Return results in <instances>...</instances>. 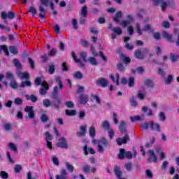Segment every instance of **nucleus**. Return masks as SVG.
<instances>
[{
    "label": "nucleus",
    "instance_id": "obj_27",
    "mask_svg": "<svg viewBox=\"0 0 179 179\" xmlns=\"http://www.w3.org/2000/svg\"><path fill=\"white\" fill-rule=\"evenodd\" d=\"M27 100H31L32 103H36L38 100L36 95L31 94L29 96H26Z\"/></svg>",
    "mask_w": 179,
    "mask_h": 179
},
{
    "label": "nucleus",
    "instance_id": "obj_53",
    "mask_svg": "<svg viewBox=\"0 0 179 179\" xmlns=\"http://www.w3.org/2000/svg\"><path fill=\"white\" fill-rule=\"evenodd\" d=\"M10 86L12 89H15V90H16V89H17V87H19V85H17V83L15 80L10 82Z\"/></svg>",
    "mask_w": 179,
    "mask_h": 179
},
{
    "label": "nucleus",
    "instance_id": "obj_46",
    "mask_svg": "<svg viewBox=\"0 0 179 179\" xmlns=\"http://www.w3.org/2000/svg\"><path fill=\"white\" fill-rule=\"evenodd\" d=\"M108 134L109 138L113 139V138H114V135L115 132L114 131V129L110 128L108 130Z\"/></svg>",
    "mask_w": 179,
    "mask_h": 179
},
{
    "label": "nucleus",
    "instance_id": "obj_61",
    "mask_svg": "<svg viewBox=\"0 0 179 179\" xmlns=\"http://www.w3.org/2000/svg\"><path fill=\"white\" fill-rule=\"evenodd\" d=\"M28 61L29 62L31 69H34L36 68L34 66V61H33L30 57H28Z\"/></svg>",
    "mask_w": 179,
    "mask_h": 179
},
{
    "label": "nucleus",
    "instance_id": "obj_6",
    "mask_svg": "<svg viewBox=\"0 0 179 179\" xmlns=\"http://www.w3.org/2000/svg\"><path fill=\"white\" fill-rule=\"evenodd\" d=\"M146 54H149V49H143L142 51L141 49H138L134 52V56L137 59H145Z\"/></svg>",
    "mask_w": 179,
    "mask_h": 179
},
{
    "label": "nucleus",
    "instance_id": "obj_44",
    "mask_svg": "<svg viewBox=\"0 0 179 179\" xmlns=\"http://www.w3.org/2000/svg\"><path fill=\"white\" fill-rule=\"evenodd\" d=\"M117 69L119 72H124V71H125V67L122 63H119L117 65Z\"/></svg>",
    "mask_w": 179,
    "mask_h": 179
},
{
    "label": "nucleus",
    "instance_id": "obj_56",
    "mask_svg": "<svg viewBox=\"0 0 179 179\" xmlns=\"http://www.w3.org/2000/svg\"><path fill=\"white\" fill-rule=\"evenodd\" d=\"M14 103H15V104H16V106H20L22 104L23 100H22V99H20V98H16L14 100Z\"/></svg>",
    "mask_w": 179,
    "mask_h": 179
},
{
    "label": "nucleus",
    "instance_id": "obj_17",
    "mask_svg": "<svg viewBox=\"0 0 179 179\" xmlns=\"http://www.w3.org/2000/svg\"><path fill=\"white\" fill-rule=\"evenodd\" d=\"M71 57L75 62H76L77 64H80V66H81V68H83L84 69H86V66L85 65V64H83V62H80V59H78L76 57V54L75 53V52H71Z\"/></svg>",
    "mask_w": 179,
    "mask_h": 179
},
{
    "label": "nucleus",
    "instance_id": "obj_63",
    "mask_svg": "<svg viewBox=\"0 0 179 179\" xmlns=\"http://www.w3.org/2000/svg\"><path fill=\"white\" fill-rule=\"evenodd\" d=\"M41 120L42 121V122H47V121H48V116H47V115L45 114H43L41 116Z\"/></svg>",
    "mask_w": 179,
    "mask_h": 179
},
{
    "label": "nucleus",
    "instance_id": "obj_50",
    "mask_svg": "<svg viewBox=\"0 0 179 179\" xmlns=\"http://www.w3.org/2000/svg\"><path fill=\"white\" fill-rule=\"evenodd\" d=\"M153 37L157 41H160V40H162V36H160V33L159 32H155L153 34Z\"/></svg>",
    "mask_w": 179,
    "mask_h": 179
},
{
    "label": "nucleus",
    "instance_id": "obj_39",
    "mask_svg": "<svg viewBox=\"0 0 179 179\" xmlns=\"http://www.w3.org/2000/svg\"><path fill=\"white\" fill-rule=\"evenodd\" d=\"M8 147L10 148V149L11 150H13V152H15V153H17V148L16 147V145H15V143H8Z\"/></svg>",
    "mask_w": 179,
    "mask_h": 179
},
{
    "label": "nucleus",
    "instance_id": "obj_40",
    "mask_svg": "<svg viewBox=\"0 0 179 179\" xmlns=\"http://www.w3.org/2000/svg\"><path fill=\"white\" fill-rule=\"evenodd\" d=\"M28 10L30 13H31L32 16H36V15H37V10L33 6H30Z\"/></svg>",
    "mask_w": 179,
    "mask_h": 179
},
{
    "label": "nucleus",
    "instance_id": "obj_34",
    "mask_svg": "<svg viewBox=\"0 0 179 179\" xmlns=\"http://www.w3.org/2000/svg\"><path fill=\"white\" fill-rule=\"evenodd\" d=\"M76 114V110H66V115L67 117H73Z\"/></svg>",
    "mask_w": 179,
    "mask_h": 179
},
{
    "label": "nucleus",
    "instance_id": "obj_12",
    "mask_svg": "<svg viewBox=\"0 0 179 179\" xmlns=\"http://www.w3.org/2000/svg\"><path fill=\"white\" fill-rule=\"evenodd\" d=\"M113 173L115 176L117 177L118 179H125L122 178V171H121V167L120 166H115L114 169H113Z\"/></svg>",
    "mask_w": 179,
    "mask_h": 179
},
{
    "label": "nucleus",
    "instance_id": "obj_3",
    "mask_svg": "<svg viewBox=\"0 0 179 179\" xmlns=\"http://www.w3.org/2000/svg\"><path fill=\"white\" fill-rule=\"evenodd\" d=\"M118 157L121 160H122V159H124V157H127L129 160H131L132 157L134 158L136 157V152L135 151L133 155L132 152L131 151L125 152V149L121 148L120 150V153L118 154Z\"/></svg>",
    "mask_w": 179,
    "mask_h": 179
},
{
    "label": "nucleus",
    "instance_id": "obj_54",
    "mask_svg": "<svg viewBox=\"0 0 179 179\" xmlns=\"http://www.w3.org/2000/svg\"><path fill=\"white\" fill-rule=\"evenodd\" d=\"M90 31L92 33V34H99V31L97 30V28L94 27H92L90 28Z\"/></svg>",
    "mask_w": 179,
    "mask_h": 179
},
{
    "label": "nucleus",
    "instance_id": "obj_37",
    "mask_svg": "<svg viewBox=\"0 0 179 179\" xmlns=\"http://www.w3.org/2000/svg\"><path fill=\"white\" fill-rule=\"evenodd\" d=\"M48 71L50 75H54V73H55V66H54V64L50 65Z\"/></svg>",
    "mask_w": 179,
    "mask_h": 179
},
{
    "label": "nucleus",
    "instance_id": "obj_16",
    "mask_svg": "<svg viewBox=\"0 0 179 179\" xmlns=\"http://www.w3.org/2000/svg\"><path fill=\"white\" fill-rule=\"evenodd\" d=\"M89 101V95L81 94L79 96L78 103L80 104H86Z\"/></svg>",
    "mask_w": 179,
    "mask_h": 179
},
{
    "label": "nucleus",
    "instance_id": "obj_42",
    "mask_svg": "<svg viewBox=\"0 0 179 179\" xmlns=\"http://www.w3.org/2000/svg\"><path fill=\"white\" fill-rule=\"evenodd\" d=\"M173 79H174V78L173 77V75H169L168 77L164 80L165 83H166V85H170V83L173 82Z\"/></svg>",
    "mask_w": 179,
    "mask_h": 179
},
{
    "label": "nucleus",
    "instance_id": "obj_28",
    "mask_svg": "<svg viewBox=\"0 0 179 179\" xmlns=\"http://www.w3.org/2000/svg\"><path fill=\"white\" fill-rule=\"evenodd\" d=\"M89 135L91 138L96 136V128L94 127H90Z\"/></svg>",
    "mask_w": 179,
    "mask_h": 179
},
{
    "label": "nucleus",
    "instance_id": "obj_32",
    "mask_svg": "<svg viewBox=\"0 0 179 179\" xmlns=\"http://www.w3.org/2000/svg\"><path fill=\"white\" fill-rule=\"evenodd\" d=\"M143 31H150L151 33H153V31H155V29H152V27L150 26V24H147L143 28Z\"/></svg>",
    "mask_w": 179,
    "mask_h": 179
},
{
    "label": "nucleus",
    "instance_id": "obj_38",
    "mask_svg": "<svg viewBox=\"0 0 179 179\" xmlns=\"http://www.w3.org/2000/svg\"><path fill=\"white\" fill-rule=\"evenodd\" d=\"M6 79H8L11 82H13V80H15V76H13V73H12V72H7Z\"/></svg>",
    "mask_w": 179,
    "mask_h": 179
},
{
    "label": "nucleus",
    "instance_id": "obj_5",
    "mask_svg": "<svg viewBox=\"0 0 179 179\" xmlns=\"http://www.w3.org/2000/svg\"><path fill=\"white\" fill-rule=\"evenodd\" d=\"M103 145L104 148H108V145H110V143L106 137H102L97 145L99 153H104V148H103V145Z\"/></svg>",
    "mask_w": 179,
    "mask_h": 179
},
{
    "label": "nucleus",
    "instance_id": "obj_4",
    "mask_svg": "<svg viewBox=\"0 0 179 179\" xmlns=\"http://www.w3.org/2000/svg\"><path fill=\"white\" fill-rule=\"evenodd\" d=\"M141 129H152L153 131H157V132H160V125L157 123H155V122H150V124L148 122H144L143 124H141Z\"/></svg>",
    "mask_w": 179,
    "mask_h": 179
},
{
    "label": "nucleus",
    "instance_id": "obj_15",
    "mask_svg": "<svg viewBox=\"0 0 179 179\" xmlns=\"http://www.w3.org/2000/svg\"><path fill=\"white\" fill-rule=\"evenodd\" d=\"M148 153H150V157L148 159V163H152V162L154 163H157V157L156 156V154H155V151H153V150H150L148 151Z\"/></svg>",
    "mask_w": 179,
    "mask_h": 179
},
{
    "label": "nucleus",
    "instance_id": "obj_29",
    "mask_svg": "<svg viewBox=\"0 0 179 179\" xmlns=\"http://www.w3.org/2000/svg\"><path fill=\"white\" fill-rule=\"evenodd\" d=\"M13 64L17 68V69H22V64H20L19 59H13Z\"/></svg>",
    "mask_w": 179,
    "mask_h": 179
},
{
    "label": "nucleus",
    "instance_id": "obj_36",
    "mask_svg": "<svg viewBox=\"0 0 179 179\" xmlns=\"http://www.w3.org/2000/svg\"><path fill=\"white\" fill-rule=\"evenodd\" d=\"M73 76L76 78V79H82L83 78V74L80 71H76L73 73Z\"/></svg>",
    "mask_w": 179,
    "mask_h": 179
},
{
    "label": "nucleus",
    "instance_id": "obj_52",
    "mask_svg": "<svg viewBox=\"0 0 179 179\" xmlns=\"http://www.w3.org/2000/svg\"><path fill=\"white\" fill-rule=\"evenodd\" d=\"M136 29L138 34L139 36H142L143 33H142V30L141 29V24H139V23H137L136 24Z\"/></svg>",
    "mask_w": 179,
    "mask_h": 179
},
{
    "label": "nucleus",
    "instance_id": "obj_18",
    "mask_svg": "<svg viewBox=\"0 0 179 179\" xmlns=\"http://www.w3.org/2000/svg\"><path fill=\"white\" fill-rule=\"evenodd\" d=\"M86 128H87L86 125L80 127V131H78L76 133V135L78 138L86 136Z\"/></svg>",
    "mask_w": 179,
    "mask_h": 179
},
{
    "label": "nucleus",
    "instance_id": "obj_57",
    "mask_svg": "<svg viewBox=\"0 0 179 179\" xmlns=\"http://www.w3.org/2000/svg\"><path fill=\"white\" fill-rule=\"evenodd\" d=\"M22 166L20 164H16L14 167V171L15 173H19L20 171H22Z\"/></svg>",
    "mask_w": 179,
    "mask_h": 179
},
{
    "label": "nucleus",
    "instance_id": "obj_1",
    "mask_svg": "<svg viewBox=\"0 0 179 179\" xmlns=\"http://www.w3.org/2000/svg\"><path fill=\"white\" fill-rule=\"evenodd\" d=\"M55 82L59 85V87L55 86L53 87V90L51 93V97L52 99V107H54L57 111H59L61 107H62V101L59 98V89H64V85L62 80L59 76L55 78Z\"/></svg>",
    "mask_w": 179,
    "mask_h": 179
},
{
    "label": "nucleus",
    "instance_id": "obj_45",
    "mask_svg": "<svg viewBox=\"0 0 179 179\" xmlns=\"http://www.w3.org/2000/svg\"><path fill=\"white\" fill-rule=\"evenodd\" d=\"M91 96L92 97V99H94V100H96V104H101V100L100 99V97H99V96L95 95L94 94H92Z\"/></svg>",
    "mask_w": 179,
    "mask_h": 179
},
{
    "label": "nucleus",
    "instance_id": "obj_48",
    "mask_svg": "<svg viewBox=\"0 0 179 179\" xmlns=\"http://www.w3.org/2000/svg\"><path fill=\"white\" fill-rule=\"evenodd\" d=\"M45 136H46V138H45L46 142H50V141H52V136L50 134V132L45 131Z\"/></svg>",
    "mask_w": 179,
    "mask_h": 179
},
{
    "label": "nucleus",
    "instance_id": "obj_19",
    "mask_svg": "<svg viewBox=\"0 0 179 179\" xmlns=\"http://www.w3.org/2000/svg\"><path fill=\"white\" fill-rule=\"evenodd\" d=\"M17 76L20 78V79H25L27 80L30 78V74L27 71H24L22 73L20 71L17 72Z\"/></svg>",
    "mask_w": 179,
    "mask_h": 179
},
{
    "label": "nucleus",
    "instance_id": "obj_49",
    "mask_svg": "<svg viewBox=\"0 0 179 179\" xmlns=\"http://www.w3.org/2000/svg\"><path fill=\"white\" fill-rule=\"evenodd\" d=\"M158 118L159 121H166V115H164V112H160Z\"/></svg>",
    "mask_w": 179,
    "mask_h": 179
},
{
    "label": "nucleus",
    "instance_id": "obj_62",
    "mask_svg": "<svg viewBox=\"0 0 179 179\" xmlns=\"http://www.w3.org/2000/svg\"><path fill=\"white\" fill-rule=\"evenodd\" d=\"M82 92H85V87L83 86L78 85L76 90V93L78 94H80V93H82Z\"/></svg>",
    "mask_w": 179,
    "mask_h": 179
},
{
    "label": "nucleus",
    "instance_id": "obj_8",
    "mask_svg": "<svg viewBox=\"0 0 179 179\" xmlns=\"http://www.w3.org/2000/svg\"><path fill=\"white\" fill-rule=\"evenodd\" d=\"M1 19H10V20H13L15 17V13L13 11H8L6 14V11H2L1 13Z\"/></svg>",
    "mask_w": 179,
    "mask_h": 179
},
{
    "label": "nucleus",
    "instance_id": "obj_43",
    "mask_svg": "<svg viewBox=\"0 0 179 179\" xmlns=\"http://www.w3.org/2000/svg\"><path fill=\"white\" fill-rule=\"evenodd\" d=\"M129 87H134L135 86V78L134 77H130L129 78Z\"/></svg>",
    "mask_w": 179,
    "mask_h": 179
},
{
    "label": "nucleus",
    "instance_id": "obj_26",
    "mask_svg": "<svg viewBox=\"0 0 179 179\" xmlns=\"http://www.w3.org/2000/svg\"><path fill=\"white\" fill-rule=\"evenodd\" d=\"M80 15H82L84 17H87V6L84 5L82 7Z\"/></svg>",
    "mask_w": 179,
    "mask_h": 179
},
{
    "label": "nucleus",
    "instance_id": "obj_21",
    "mask_svg": "<svg viewBox=\"0 0 179 179\" xmlns=\"http://www.w3.org/2000/svg\"><path fill=\"white\" fill-rule=\"evenodd\" d=\"M121 17H122V11H117L115 14V16L113 17V20L116 23H120L121 24V22H120V19H121Z\"/></svg>",
    "mask_w": 179,
    "mask_h": 179
},
{
    "label": "nucleus",
    "instance_id": "obj_35",
    "mask_svg": "<svg viewBox=\"0 0 179 179\" xmlns=\"http://www.w3.org/2000/svg\"><path fill=\"white\" fill-rule=\"evenodd\" d=\"M0 177L2 179H8L9 178V174L6 173L5 171H0Z\"/></svg>",
    "mask_w": 179,
    "mask_h": 179
},
{
    "label": "nucleus",
    "instance_id": "obj_10",
    "mask_svg": "<svg viewBox=\"0 0 179 179\" xmlns=\"http://www.w3.org/2000/svg\"><path fill=\"white\" fill-rule=\"evenodd\" d=\"M83 171L85 173V174H89V173H92L93 174L96 173L97 171V169L96 167L93 166L90 169V166L88 164H86L83 166Z\"/></svg>",
    "mask_w": 179,
    "mask_h": 179
},
{
    "label": "nucleus",
    "instance_id": "obj_64",
    "mask_svg": "<svg viewBox=\"0 0 179 179\" xmlns=\"http://www.w3.org/2000/svg\"><path fill=\"white\" fill-rule=\"evenodd\" d=\"M158 75H160L162 78H164L166 76V71H163L162 69H159L157 71Z\"/></svg>",
    "mask_w": 179,
    "mask_h": 179
},
{
    "label": "nucleus",
    "instance_id": "obj_58",
    "mask_svg": "<svg viewBox=\"0 0 179 179\" xmlns=\"http://www.w3.org/2000/svg\"><path fill=\"white\" fill-rule=\"evenodd\" d=\"M130 120L132 122H135V121H141V116L136 115V116H134V117H130Z\"/></svg>",
    "mask_w": 179,
    "mask_h": 179
},
{
    "label": "nucleus",
    "instance_id": "obj_14",
    "mask_svg": "<svg viewBox=\"0 0 179 179\" xmlns=\"http://www.w3.org/2000/svg\"><path fill=\"white\" fill-rule=\"evenodd\" d=\"M24 111L26 113H28V117L31 120L34 119V117H36V114H34V110H33V106H27V107H25Z\"/></svg>",
    "mask_w": 179,
    "mask_h": 179
},
{
    "label": "nucleus",
    "instance_id": "obj_24",
    "mask_svg": "<svg viewBox=\"0 0 179 179\" xmlns=\"http://www.w3.org/2000/svg\"><path fill=\"white\" fill-rule=\"evenodd\" d=\"M88 62H90V64L91 65H93V66H97V65L99 64L97 62V59H96L95 57H89Z\"/></svg>",
    "mask_w": 179,
    "mask_h": 179
},
{
    "label": "nucleus",
    "instance_id": "obj_11",
    "mask_svg": "<svg viewBox=\"0 0 179 179\" xmlns=\"http://www.w3.org/2000/svg\"><path fill=\"white\" fill-rule=\"evenodd\" d=\"M96 85L101 86V87H107L108 86V80L104 78H100L96 81Z\"/></svg>",
    "mask_w": 179,
    "mask_h": 179
},
{
    "label": "nucleus",
    "instance_id": "obj_23",
    "mask_svg": "<svg viewBox=\"0 0 179 179\" xmlns=\"http://www.w3.org/2000/svg\"><path fill=\"white\" fill-rule=\"evenodd\" d=\"M101 127L103 128L104 129H106L108 131L110 129H111V126L110 125V122L108 120H104L102 122Z\"/></svg>",
    "mask_w": 179,
    "mask_h": 179
},
{
    "label": "nucleus",
    "instance_id": "obj_2",
    "mask_svg": "<svg viewBox=\"0 0 179 179\" xmlns=\"http://www.w3.org/2000/svg\"><path fill=\"white\" fill-rule=\"evenodd\" d=\"M119 131L121 132V134H124L123 138H119L116 140L118 146H121L122 145H124L130 141L128 131H127V122H125V121L122 120L120 122L119 125Z\"/></svg>",
    "mask_w": 179,
    "mask_h": 179
},
{
    "label": "nucleus",
    "instance_id": "obj_60",
    "mask_svg": "<svg viewBox=\"0 0 179 179\" xmlns=\"http://www.w3.org/2000/svg\"><path fill=\"white\" fill-rule=\"evenodd\" d=\"M66 166L69 171H70V173H73V170H74L73 166L71 165V164L68 162L66 163Z\"/></svg>",
    "mask_w": 179,
    "mask_h": 179
},
{
    "label": "nucleus",
    "instance_id": "obj_30",
    "mask_svg": "<svg viewBox=\"0 0 179 179\" xmlns=\"http://www.w3.org/2000/svg\"><path fill=\"white\" fill-rule=\"evenodd\" d=\"M112 31L115 33V34H117V36H121V34H122V29H121L120 27L112 28Z\"/></svg>",
    "mask_w": 179,
    "mask_h": 179
},
{
    "label": "nucleus",
    "instance_id": "obj_31",
    "mask_svg": "<svg viewBox=\"0 0 179 179\" xmlns=\"http://www.w3.org/2000/svg\"><path fill=\"white\" fill-rule=\"evenodd\" d=\"M43 104L44 107H46V108H48V107H52V102L48 99H45L43 101Z\"/></svg>",
    "mask_w": 179,
    "mask_h": 179
},
{
    "label": "nucleus",
    "instance_id": "obj_33",
    "mask_svg": "<svg viewBox=\"0 0 179 179\" xmlns=\"http://www.w3.org/2000/svg\"><path fill=\"white\" fill-rule=\"evenodd\" d=\"M9 50L10 52L13 55L19 54V52H17V48H16V46H10Z\"/></svg>",
    "mask_w": 179,
    "mask_h": 179
},
{
    "label": "nucleus",
    "instance_id": "obj_25",
    "mask_svg": "<svg viewBox=\"0 0 179 179\" xmlns=\"http://www.w3.org/2000/svg\"><path fill=\"white\" fill-rule=\"evenodd\" d=\"M31 86V82L30 80H26L21 82V84L19 85V87H30Z\"/></svg>",
    "mask_w": 179,
    "mask_h": 179
},
{
    "label": "nucleus",
    "instance_id": "obj_55",
    "mask_svg": "<svg viewBox=\"0 0 179 179\" xmlns=\"http://www.w3.org/2000/svg\"><path fill=\"white\" fill-rule=\"evenodd\" d=\"M73 29L78 30V20L75 18L72 20Z\"/></svg>",
    "mask_w": 179,
    "mask_h": 179
},
{
    "label": "nucleus",
    "instance_id": "obj_13",
    "mask_svg": "<svg viewBox=\"0 0 179 179\" xmlns=\"http://www.w3.org/2000/svg\"><path fill=\"white\" fill-rule=\"evenodd\" d=\"M126 17L128 20L127 21L123 20L120 22V24L124 27H127V24H131V22H134V17L131 14L127 15Z\"/></svg>",
    "mask_w": 179,
    "mask_h": 179
},
{
    "label": "nucleus",
    "instance_id": "obj_9",
    "mask_svg": "<svg viewBox=\"0 0 179 179\" xmlns=\"http://www.w3.org/2000/svg\"><path fill=\"white\" fill-rule=\"evenodd\" d=\"M50 90V86H48V83L47 81L42 82V88L39 90V94L41 96H45L47 94V91Z\"/></svg>",
    "mask_w": 179,
    "mask_h": 179
},
{
    "label": "nucleus",
    "instance_id": "obj_51",
    "mask_svg": "<svg viewBox=\"0 0 179 179\" xmlns=\"http://www.w3.org/2000/svg\"><path fill=\"white\" fill-rule=\"evenodd\" d=\"M57 55V50L53 48L49 52H48V57H54Z\"/></svg>",
    "mask_w": 179,
    "mask_h": 179
},
{
    "label": "nucleus",
    "instance_id": "obj_47",
    "mask_svg": "<svg viewBox=\"0 0 179 179\" xmlns=\"http://www.w3.org/2000/svg\"><path fill=\"white\" fill-rule=\"evenodd\" d=\"M3 128L5 131H12L13 126L10 124L4 123L3 124Z\"/></svg>",
    "mask_w": 179,
    "mask_h": 179
},
{
    "label": "nucleus",
    "instance_id": "obj_59",
    "mask_svg": "<svg viewBox=\"0 0 179 179\" xmlns=\"http://www.w3.org/2000/svg\"><path fill=\"white\" fill-rule=\"evenodd\" d=\"M145 84L148 87H153V81L152 80H146Z\"/></svg>",
    "mask_w": 179,
    "mask_h": 179
},
{
    "label": "nucleus",
    "instance_id": "obj_41",
    "mask_svg": "<svg viewBox=\"0 0 179 179\" xmlns=\"http://www.w3.org/2000/svg\"><path fill=\"white\" fill-rule=\"evenodd\" d=\"M65 106L67 108H75V103L71 101H66Z\"/></svg>",
    "mask_w": 179,
    "mask_h": 179
},
{
    "label": "nucleus",
    "instance_id": "obj_7",
    "mask_svg": "<svg viewBox=\"0 0 179 179\" xmlns=\"http://www.w3.org/2000/svg\"><path fill=\"white\" fill-rule=\"evenodd\" d=\"M57 148H61L62 149H68V142L65 137H61L59 138V142L56 144Z\"/></svg>",
    "mask_w": 179,
    "mask_h": 179
},
{
    "label": "nucleus",
    "instance_id": "obj_20",
    "mask_svg": "<svg viewBox=\"0 0 179 179\" xmlns=\"http://www.w3.org/2000/svg\"><path fill=\"white\" fill-rule=\"evenodd\" d=\"M68 177V172L65 169H62L60 172V175L56 176V179H66Z\"/></svg>",
    "mask_w": 179,
    "mask_h": 179
},
{
    "label": "nucleus",
    "instance_id": "obj_22",
    "mask_svg": "<svg viewBox=\"0 0 179 179\" xmlns=\"http://www.w3.org/2000/svg\"><path fill=\"white\" fill-rule=\"evenodd\" d=\"M164 37L166 38L169 43H176V41L173 40V35L167 32H164Z\"/></svg>",
    "mask_w": 179,
    "mask_h": 179
}]
</instances>
